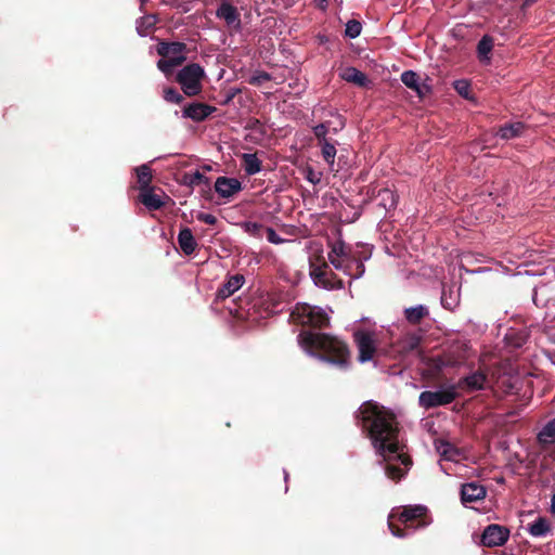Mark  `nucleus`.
<instances>
[{
	"mask_svg": "<svg viewBox=\"0 0 555 555\" xmlns=\"http://www.w3.org/2000/svg\"><path fill=\"white\" fill-rule=\"evenodd\" d=\"M357 424L370 439L375 453L384 459L406 449L401 440V427L397 415L376 401L363 402L356 412Z\"/></svg>",
	"mask_w": 555,
	"mask_h": 555,
	"instance_id": "nucleus-1",
	"label": "nucleus"
},
{
	"mask_svg": "<svg viewBox=\"0 0 555 555\" xmlns=\"http://www.w3.org/2000/svg\"><path fill=\"white\" fill-rule=\"evenodd\" d=\"M298 345L310 356L346 371L351 365V352L348 344L327 333L301 331L297 336Z\"/></svg>",
	"mask_w": 555,
	"mask_h": 555,
	"instance_id": "nucleus-2",
	"label": "nucleus"
},
{
	"mask_svg": "<svg viewBox=\"0 0 555 555\" xmlns=\"http://www.w3.org/2000/svg\"><path fill=\"white\" fill-rule=\"evenodd\" d=\"M431 522L428 508L424 505H409L401 511H392L389 515L388 527L398 538L408 535V529L425 528Z\"/></svg>",
	"mask_w": 555,
	"mask_h": 555,
	"instance_id": "nucleus-3",
	"label": "nucleus"
},
{
	"mask_svg": "<svg viewBox=\"0 0 555 555\" xmlns=\"http://www.w3.org/2000/svg\"><path fill=\"white\" fill-rule=\"evenodd\" d=\"M310 275L317 286L325 289H341L344 282L330 268L325 261L322 250L310 259Z\"/></svg>",
	"mask_w": 555,
	"mask_h": 555,
	"instance_id": "nucleus-4",
	"label": "nucleus"
},
{
	"mask_svg": "<svg viewBox=\"0 0 555 555\" xmlns=\"http://www.w3.org/2000/svg\"><path fill=\"white\" fill-rule=\"evenodd\" d=\"M353 340L358 348V360L361 363L372 361L375 356L387 357V347L378 344L374 332L358 330L353 333Z\"/></svg>",
	"mask_w": 555,
	"mask_h": 555,
	"instance_id": "nucleus-5",
	"label": "nucleus"
},
{
	"mask_svg": "<svg viewBox=\"0 0 555 555\" xmlns=\"http://www.w3.org/2000/svg\"><path fill=\"white\" fill-rule=\"evenodd\" d=\"M186 46L182 42H160L157 47V53L163 56L157 63V67L166 76L170 75L175 67L181 65L186 56Z\"/></svg>",
	"mask_w": 555,
	"mask_h": 555,
	"instance_id": "nucleus-6",
	"label": "nucleus"
},
{
	"mask_svg": "<svg viewBox=\"0 0 555 555\" xmlns=\"http://www.w3.org/2000/svg\"><path fill=\"white\" fill-rule=\"evenodd\" d=\"M204 76L205 72L203 67L193 63L186 65L178 73L177 80L181 85L183 92L192 96L201 92Z\"/></svg>",
	"mask_w": 555,
	"mask_h": 555,
	"instance_id": "nucleus-7",
	"label": "nucleus"
},
{
	"mask_svg": "<svg viewBox=\"0 0 555 555\" xmlns=\"http://www.w3.org/2000/svg\"><path fill=\"white\" fill-rule=\"evenodd\" d=\"M392 455L393 456H389L387 460L382 457L380 464H384L386 476L397 482L405 477L413 462L405 449L401 450L398 456H396V453Z\"/></svg>",
	"mask_w": 555,
	"mask_h": 555,
	"instance_id": "nucleus-8",
	"label": "nucleus"
},
{
	"mask_svg": "<svg viewBox=\"0 0 555 555\" xmlns=\"http://www.w3.org/2000/svg\"><path fill=\"white\" fill-rule=\"evenodd\" d=\"M456 386L449 385L444 389L431 391L425 390L418 397V403L425 410L434 409L441 405H447L456 399Z\"/></svg>",
	"mask_w": 555,
	"mask_h": 555,
	"instance_id": "nucleus-9",
	"label": "nucleus"
},
{
	"mask_svg": "<svg viewBox=\"0 0 555 555\" xmlns=\"http://www.w3.org/2000/svg\"><path fill=\"white\" fill-rule=\"evenodd\" d=\"M295 314L298 315L302 324L313 328L322 330L330 325V317L322 308L317 306H310L308 304L297 306L296 310L293 312V315Z\"/></svg>",
	"mask_w": 555,
	"mask_h": 555,
	"instance_id": "nucleus-10",
	"label": "nucleus"
},
{
	"mask_svg": "<svg viewBox=\"0 0 555 555\" xmlns=\"http://www.w3.org/2000/svg\"><path fill=\"white\" fill-rule=\"evenodd\" d=\"M421 344V336L415 333H408L396 343L387 346V358L400 359L416 351Z\"/></svg>",
	"mask_w": 555,
	"mask_h": 555,
	"instance_id": "nucleus-11",
	"label": "nucleus"
},
{
	"mask_svg": "<svg viewBox=\"0 0 555 555\" xmlns=\"http://www.w3.org/2000/svg\"><path fill=\"white\" fill-rule=\"evenodd\" d=\"M509 537V530L501 525L492 524L485 528L481 542L487 547L501 546Z\"/></svg>",
	"mask_w": 555,
	"mask_h": 555,
	"instance_id": "nucleus-12",
	"label": "nucleus"
},
{
	"mask_svg": "<svg viewBox=\"0 0 555 555\" xmlns=\"http://www.w3.org/2000/svg\"><path fill=\"white\" fill-rule=\"evenodd\" d=\"M488 382L487 375L481 371H476L465 377L460 378L456 388L472 392L486 388Z\"/></svg>",
	"mask_w": 555,
	"mask_h": 555,
	"instance_id": "nucleus-13",
	"label": "nucleus"
},
{
	"mask_svg": "<svg viewBox=\"0 0 555 555\" xmlns=\"http://www.w3.org/2000/svg\"><path fill=\"white\" fill-rule=\"evenodd\" d=\"M216 16L223 20L225 24L233 29L241 28V18L237 9L227 1L219 5L216 11Z\"/></svg>",
	"mask_w": 555,
	"mask_h": 555,
	"instance_id": "nucleus-14",
	"label": "nucleus"
},
{
	"mask_svg": "<svg viewBox=\"0 0 555 555\" xmlns=\"http://www.w3.org/2000/svg\"><path fill=\"white\" fill-rule=\"evenodd\" d=\"M215 190L221 197L230 198L242 190V183L236 178L219 177Z\"/></svg>",
	"mask_w": 555,
	"mask_h": 555,
	"instance_id": "nucleus-15",
	"label": "nucleus"
},
{
	"mask_svg": "<svg viewBox=\"0 0 555 555\" xmlns=\"http://www.w3.org/2000/svg\"><path fill=\"white\" fill-rule=\"evenodd\" d=\"M487 490L478 482H467L461 488V500L463 504L474 503L485 499Z\"/></svg>",
	"mask_w": 555,
	"mask_h": 555,
	"instance_id": "nucleus-16",
	"label": "nucleus"
},
{
	"mask_svg": "<svg viewBox=\"0 0 555 555\" xmlns=\"http://www.w3.org/2000/svg\"><path fill=\"white\" fill-rule=\"evenodd\" d=\"M139 199L146 208H162L165 205L163 191L152 186L140 190Z\"/></svg>",
	"mask_w": 555,
	"mask_h": 555,
	"instance_id": "nucleus-17",
	"label": "nucleus"
},
{
	"mask_svg": "<svg viewBox=\"0 0 555 555\" xmlns=\"http://www.w3.org/2000/svg\"><path fill=\"white\" fill-rule=\"evenodd\" d=\"M245 282V278L242 274H235L229 278V280L223 283L216 293V300H224L231 295H233L236 291H238Z\"/></svg>",
	"mask_w": 555,
	"mask_h": 555,
	"instance_id": "nucleus-18",
	"label": "nucleus"
},
{
	"mask_svg": "<svg viewBox=\"0 0 555 555\" xmlns=\"http://www.w3.org/2000/svg\"><path fill=\"white\" fill-rule=\"evenodd\" d=\"M403 313L409 324L418 325L429 317V309L425 305H417L414 307L405 308Z\"/></svg>",
	"mask_w": 555,
	"mask_h": 555,
	"instance_id": "nucleus-19",
	"label": "nucleus"
},
{
	"mask_svg": "<svg viewBox=\"0 0 555 555\" xmlns=\"http://www.w3.org/2000/svg\"><path fill=\"white\" fill-rule=\"evenodd\" d=\"M178 244L182 253L186 256L192 255L197 247V243L189 228H183L180 230L178 235Z\"/></svg>",
	"mask_w": 555,
	"mask_h": 555,
	"instance_id": "nucleus-20",
	"label": "nucleus"
},
{
	"mask_svg": "<svg viewBox=\"0 0 555 555\" xmlns=\"http://www.w3.org/2000/svg\"><path fill=\"white\" fill-rule=\"evenodd\" d=\"M214 108L206 104H191L184 108L183 114L185 117L196 121L204 120L212 113Z\"/></svg>",
	"mask_w": 555,
	"mask_h": 555,
	"instance_id": "nucleus-21",
	"label": "nucleus"
},
{
	"mask_svg": "<svg viewBox=\"0 0 555 555\" xmlns=\"http://www.w3.org/2000/svg\"><path fill=\"white\" fill-rule=\"evenodd\" d=\"M328 246L331 248L327 255L328 258L340 257L349 261L354 260L351 248L343 240L338 238L336 242L328 241Z\"/></svg>",
	"mask_w": 555,
	"mask_h": 555,
	"instance_id": "nucleus-22",
	"label": "nucleus"
},
{
	"mask_svg": "<svg viewBox=\"0 0 555 555\" xmlns=\"http://www.w3.org/2000/svg\"><path fill=\"white\" fill-rule=\"evenodd\" d=\"M339 76L343 80L359 87H363L367 82L366 76L356 67L351 66L343 68L339 73Z\"/></svg>",
	"mask_w": 555,
	"mask_h": 555,
	"instance_id": "nucleus-23",
	"label": "nucleus"
},
{
	"mask_svg": "<svg viewBox=\"0 0 555 555\" xmlns=\"http://www.w3.org/2000/svg\"><path fill=\"white\" fill-rule=\"evenodd\" d=\"M397 204V195L389 189L380 190L375 198V206L377 208H393Z\"/></svg>",
	"mask_w": 555,
	"mask_h": 555,
	"instance_id": "nucleus-24",
	"label": "nucleus"
},
{
	"mask_svg": "<svg viewBox=\"0 0 555 555\" xmlns=\"http://www.w3.org/2000/svg\"><path fill=\"white\" fill-rule=\"evenodd\" d=\"M524 130H525L524 124L517 121V122L508 124V125L501 127L498 130L496 135L503 140H511V139L520 137L522 134Z\"/></svg>",
	"mask_w": 555,
	"mask_h": 555,
	"instance_id": "nucleus-25",
	"label": "nucleus"
},
{
	"mask_svg": "<svg viewBox=\"0 0 555 555\" xmlns=\"http://www.w3.org/2000/svg\"><path fill=\"white\" fill-rule=\"evenodd\" d=\"M528 532L532 537H545L551 532V524L545 517H538L532 524L528 526Z\"/></svg>",
	"mask_w": 555,
	"mask_h": 555,
	"instance_id": "nucleus-26",
	"label": "nucleus"
},
{
	"mask_svg": "<svg viewBox=\"0 0 555 555\" xmlns=\"http://www.w3.org/2000/svg\"><path fill=\"white\" fill-rule=\"evenodd\" d=\"M244 170L247 175L253 176L261 170V160L256 154L245 153L242 156Z\"/></svg>",
	"mask_w": 555,
	"mask_h": 555,
	"instance_id": "nucleus-27",
	"label": "nucleus"
},
{
	"mask_svg": "<svg viewBox=\"0 0 555 555\" xmlns=\"http://www.w3.org/2000/svg\"><path fill=\"white\" fill-rule=\"evenodd\" d=\"M157 22V17L154 14H147L142 16L137 22V31L141 37L147 36Z\"/></svg>",
	"mask_w": 555,
	"mask_h": 555,
	"instance_id": "nucleus-28",
	"label": "nucleus"
},
{
	"mask_svg": "<svg viewBox=\"0 0 555 555\" xmlns=\"http://www.w3.org/2000/svg\"><path fill=\"white\" fill-rule=\"evenodd\" d=\"M538 442L541 447L545 448L546 446L553 444L555 442V427L548 422L538 434L537 436Z\"/></svg>",
	"mask_w": 555,
	"mask_h": 555,
	"instance_id": "nucleus-29",
	"label": "nucleus"
},
{
	"mask_svg": "<svg viewBox=\"0 0 555 555\" xmlns=\"http://www.w3.org/2000/svg\"><path fill=\"white\" fill-rule=\"evenodd\" d=\"M137 180L140 185V190L150 188L152 181V170L149 165H141L135 169Z\"/></svg>",
	"mask_w": 555,
	"mask_h": 555,
	"instance_id": "nucleus-30",
	"label": "nucleus"
},
{
	"mask_svg": "<svg viewBox=\"0 0 555 555\" xmlns=\"http://www.w3.org/2000/svg\"><path fill=\"white\" fill-rule=\"evenodd\" d=\"M401 81L410 89L418 94H422V87L420 85V77L412 70H405L401 74Z\"/></svg>",
	"mask_w": 555,
	"mask_h": 555,
	"instance_id": "nucleus-31",
	"label": "nucleus"
},
{
	"mask_svg": "<svg viewBox=\"0 0 555 555\" xmlns=\"http://www.w3.org/2000/svg\"><path fill=\"white\" fill-rule=\"evenodd\" d=\"M493 47V40L489 36H485L481 38V40L478 42V55L480 60L482 61H489V54Z\"/></svg>",
	"mask_w": 555,
	"mask_h": 555,
	"instance_id": "nucleus-32",
	"label": "nucleus"
},
{
	"mask_svg": "<svg viewBox=\"0 0 555 555\" xmlns=\"http://www.w3.org/2000/svg\"><path fill=\"white\" fill-rule=\"evenodd\" d=\"M320 144L322 147V156L324 160L332 166L335 162L336 156L335 145L330 143L327 140H324V142H321Z\"/></svg>",
	"mask_w": 555,
	"mask_h": 555,
	"instance_id": "nucleus-33",
	"label": "nucleus"
},
{
	"mask_svg": "<svg viewBox=\"0 0 555 555\" xmlns=\"http://www.w3.org/2000/svg\"><path fill=\"white\" fill-rule=\"evenodd\" d=\"M328 260L334 266L335 269L340 270L346 274H351L352 261H349L340 257H332L328 258Z\"/></svg>",
	"mask_w": 555,
	"mask_h": 555,
	"instance_id": "nucleus-34",
	"label": "nucleus"
},
{
	"mask_svg": "<svg viewBox=\"0 0 555 555\" xmlns=\"http://www.w3.org/2000/svg\"><path fill=\"white\" fill-rule=\"evenodd\" d=\"M362 30V25L360 22L356 20H350L346 24L345 35L350 39H354L360 36Z\"/></svg>",
	"mask_w": 555,
	"mask_h": 555,
	"instance_id": "nucleus-35",
	"label": "nucleus"
},
{
	"mask_svg": "<svg viewBox=\"0 0 555 555\" xmlns=\"http://www.w3.org/2000/svg\"><path fill=\"white\" fill-rule=\"evenodd\" d=\"M242 227L244 228V230L254 235V236H262V233L264 231V228L262 224L258 223V222H251V221H246L242 224Z\"/></svg>",
	"mask_w": 555,
	"mask_h": 555,
	"instance_id": "nucleus-36",
	"label": "nucleus"
},
{
	"mask_svg": "<svg viewBox=\"0 0 555 555\" xmlns=\"http://www.w3.org/2000/svg\"><path fill=\"white\" fill-rule=\"evenodd\" d=\"M184 179L192 185H199L201 183L206 182V177L198 170L186 173Z\"/></svg>",
	"mask_w": 555,
	"mask_h": 555,
	"instance_id": "nucleus-37",
	"label": "nucleus"
},
{
	"mask_svg": "<svg viewBox=\"0 0 555 555\" xmlns=\"http://www.w3.org/2000/svg\"><path fill=\"white\" fill-rule=\"evenodd\" d=\"M164 99L167 102L180 103L183 98L177 90H175L172 88H167L164 90Z\"/></svg>",
	"mask_w": 555,
	"mask_h": 555,
	"instance_id": "nucleus-38",
	"label": "nucleus"
},
{
	"mask_svg": "<svg viewBox=\"0 0 555 555\" xmlns=\"http://www.w3.org/2000/svg\"><path fill=\"white\" fill-rule=\"evenodd\" d=\"M364 270L363 262L354 257V260H352L351 274L349 275L353 279L360 278L364 273Z\"/></svg>",
	"mask_w": 555,
	"mask_h": 555,
	"instance_id": "nucleus-39",
	"label": "nucleus"
},
{
	"mask_svg": "<svg viewBox=\"0 0 555 555\" xmlns=\"http://www.w3.org/2000/svg\"><path fill=\"white\" fill-rule=\"evenodd\" d=\"M270 79H271V76L268 73L258 72L250 77L249 82L251 85L259 86L266 81H269Z\"/></svg>",
	"mask_w": 555,
	"mask_h": 555,
	"instance_id": "nucleus-40",
	"label": "nucleus"
},
{
	"mask_svg": "<svg viewBox=\"0 0 555 555\" xmlns=\"http://www.w3.org/2000/svg\"><path fill=\"white\" fill-rule=\"evenodd\" d=\"M327 131H328V128H327L326 124H320L313 128V132H314L315 137L319 139L320 143L324 142V140H327L326 139Z\"/></svg>",
	"mask_w": 555,
	"mask_h": 555,
	"instance_id": "nucleus-41",
	"label": "nucleus"
},
{
	"mask_svg": "<svg viewBox=\"0 0 555 555\" xmlns=\"http://www.w3.org/2000/svg\"><path fill=\"white\" fill-rule=\"evenodd\" d=\"M263 232L267 235V240L272 244H281L284 242V240L272 228H264Z\"/></svg>",
	"mask_w": 555,
	"mask_h": 555,
	"instance_id": "nucleus-42",
	"label": "nucleus"
},
{
	"mask_svg": "<svg viewBox=\"0 0 555 555\" xmlns=\"http://www.w3.org/2000/svg\"><path fill=\"white\" fill-rule=\"evenodd\" d=\"M197 219L208 224H215L217 221V218L214 215L205 212H199L197 215Z\"/></svg>",
	"mask_w": 555,
	"mask_h": 555,
	"instance_id": "nucleus-43",
	"label": "nucleus"
},
{
	"mask_svg": "<svg viewBox=\"0 0 555 555\" xmlns=\"http://www.w3.org/2000/svg\"><path fill=\"white\" fill-rule=\"evenodd\" d=\"M455 88L456 90L459 91L460 94L464 95V96H467V85L465 81H457L456 85H455Z\"/></svg>",
	"mask_w": 555,
	"mask_h": 555,
	"instance_id": "nucleus-44",
	"label": "nucleus"
},
{
	"mask_svg": "<svg viewBox=\"0 0 555 555\" xmlns=\"http://www.w3.org/2000/svg\"><path fill=\"white\" fill-rule=\"evenodd\" d=\"M545 291V286H541V287H537L534 288V292H533V296H532V299H533V302L539 306V295L544 293Z\"/></svg>",
	"mask_w": 555,
	"mask_h": 555,
	"instance_id": "nucleus-45",
	"label": "nucleus"
},
{
	"mask_svg": "<svg viewBox=\"0 0 555 555\" xmlns=\"http://www.w3.org/2000/svg\"><path fill=\"white\" fill-rule=\"evenodd\" d=\"M524 344H525V338H524V337H519V338H517V339L513 343V345H514L515 347H517V348L521 347Z\"/></svg>",
	"mask_w": 555,
	"mask_h": 555,
	"instance_id": "nucleus-46",
	"label": "nucleus"
},
{
	"mask_svg": "<svg viewBox=\"0 0 555 555\" xmlns=\"http://www.w3.org/2000/svg\"><path fill=\"white\" fill-rule=\"evenodd\" d=\"M551 513L555 516V493L552 495L551 499Z\"/></svg>",
	"mask_w": 555,
	"mask_h": 555,
	"instance_id": "nucleus-47",
	"label": "nucleus"
},
{
	"mask_svg": "<svg viewBox=\"0 0 555 555\" xmlns=\"http://www.w3.org/2000/svg\"><path fill=\"white\" fill-rule=\"evenodd\" d=\"M141 2V11H143V5L147 2V0H140Z\"/></svg>",
	"mask_w": 555,
	"mask_h": 555,
	"instance_id": "nucleus-48",
	"label": "nucleus"
},
{
	"mask_svg": "<svg viewBox=\"0 0 555 555\" xmlns=\"http://www.w3.org/2000/svg\"><path fill=\"white\" fill-rule=\"evenodd\" d=\"M550 422H551V423L554 425V427H555V417H554L552 421H550Z\"/></svg>",
	"mask_w": 555,
	"mask_h": 555,
	"instance_id": "nucleus-49",
	"label": "nucleus"
},
{
	"mask_svg": "<svg viewBox=\"0 0 555 555\" xmlns=\"http://www.w3.org/2000/svg\"><path fill=\"white\" fill-rule=\"evenodd\" d=\"M326 0H319V2H325Z\"/></svg>",
	"mask_w": 555,
	"mask_h": 555,
	"instance_id": "nucleus-50",
	"label": "nucleus"
},
{
	"mask_svg": "<svg viewBox=\"0 0 555 555\" xmlns=\"http://www.w3.org/2000/svg\"><path fill=\"white\" fill-rule=\"evenodd\" d=\"M326 0H319V2H325Z\"/></svg>",
	"mask_w": 555,
	"mask_h": 555,
	"instance_id": "nucleus-51",
	"label": "nucleus"
}]
</instances>
